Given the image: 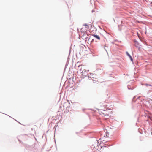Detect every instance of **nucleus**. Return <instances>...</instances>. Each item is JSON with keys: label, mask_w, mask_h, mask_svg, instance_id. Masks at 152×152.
<instances>
[{"label": "nucleus", "mask_w": 152, "mask_h": 152, "mask_svg": "<svg viewBox=\"0 0 152 152\" xmlns=\"http://www.w3.org/2000/svg\"><path fill=\"white\" fill-rule=\"evenodd\" d=\"M92 80H93V83H97V84H98V83H99V82H98V81L97 80H96V79H92Z\"/></svg>", "instance_id": "nucleus-3"}, {"label": "nucleus", "mask_w": 152, "mask_h": 152, "mask_svg": "<svg viewBox=\"0 0 152 152\" xmlns=\"http://www.w3.org/2000/svg\"><path fill=\"white\" fill-rule=\"evenodd\" d=\"M130 58V59L131 60V61H133V59L132 58V57H131V56L130 57H129Z\"/></svg>", "instance_id": "nucleus-6"}, {"label": "nucleus", "mask_w": 152, "mask_h": 152, "mask_svg": "<svg viewBox=\"0 0 152 152\" xmlns=\"http://www.w3.org/2000/svg\"><path fill=\"white\" fill-rule=\"evenodd\" d=\"M84 26H86V30L88 29L89 28V26L87 24H85L83 25Z\"/></svg>", "instance_id": "nucleus-4"}, {"label": "nucleus", "mask_w": 152, "mask_h": 152, "mask_svg": "<svg viewBox=\"0 0 152 152\" xmlns=\"http://www.w3.org/2000/svg\"><path fill=\"white\" fill-rule=\"evenodd\" d=\"M126 54H127V55L129 57L131 56L129 54V53H128V52H126Z\"/></svg>", "instance_id": "nucleus-5"}, {"label": "nucleus", "mask_w": 152, "mask_h": 152, "mask_svg": "<svg viewBox=\"0 0 152 152\" xmlns=\"http://www.w3.org/2000/svg\"><path fill=\"white\" fill-rule=\"evenodd\" d=\"M101 110H101V109H100V111H99V112H101Z\"/></svg>", "instance_id": "nucleus-7"}, {"label": "nucleus", "mask_w": 152, "mask_h": 152, "mask_svg": "<svg viewBox=\"0 0 152 152\" xmlns=\"http://www.w3.org/2000/svg\"><path fill=\"white\" fill-rule=\"evenodd\" d=\"M88 78L90 80H92V79H96V76L95 74L93 73H91L88 76Z\"/></svg>", "instance_id": "nucleus-1"}, {"label": "nucleus", "mask_w": 152, "mask_h": 152, "mask_svg": "<svg viewBox=\"0 0 152 152\" xmlns=\"http://www.w3.org/2000/svg\"><path fill=\"white\" fill-rule=\"evenodd\" d=\"M92 36L94 37L95 38L97 39L98 40H100V37L99 36L96 35L95 34H92Z\"/></svg>", "instance_id": "nucleus-2"}]
</instances>
